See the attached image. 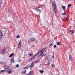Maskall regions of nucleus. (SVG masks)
Listing matches in <instances>:
<instances>
[{"label": "nucleus", "instance_id": "c03bdc74", "mask_svg": "<svg viewBox=\"0 0 75 75\" xmlns=\"http://www.w3.org/2000/svg\"><path fill=\"white\" fill-rule=\"evenodd\" d=\"M0 74H1V71H0Z\"/></svg>", "mask_w": 75, "mask_h": 75}, {"label": "nucleus", "instance_id": "412c9836", "mask_svg": "<svg viewBox=\"0 0 75 75\" xmlns=\"http://www.w3.org/2000/svg\"><path fill=\"white\" fill-rule=\"evenodd\" d=\"M70 32L72 34H74V33H75V32L74 30H70Z\"/></svg>", "mask_w": 75, "mask_h": 75}, {"label": "nucleus", "instance_id": "9b49d317", "mask_svg": "<svg viewBox=\"0 0 75 75\" xmlns=\"http://www.w3.org/2000/svg\"><path fill=\"white\" fill-rule=\"evenodd\" d=\"M30 40L31 41H35V38H31L30 39Z\"/></svg>", "mask_w": 75, "mask_h": 75}, {"label": "nucleus", "instance_id": "f257e3e1", "mask_svg": "<svg viewBox=\"0 0 75 75\" xmlns=\"http://www.w3.org/2000/svg\"><path fill=\"white\" fill-rule=\"evenodd\" d=\"M52 5H53L54 6L53 10L54 11L55 14L56 15V13H57V9H56L57 6L56 5L55 1V0H53V2L52 3Z\"/></svg>", "mask_w": 75, "mask_h": 75}, {"label": "nucleus", "instance_id": "4c0bfd02", "mask_svg": "<svg viewBox=\"0 0 75 75\" xmlns=\"http://www.w3.org/2000/svg\"><path fill=\"white\" fill-rule=\"evenodd\" d=\"M46 55V54H45V55H43V57H44V56H45V55Z\"/></svg>", "mask_w": 75, "mask_h": 75}, {"label": "nucleus", "instance_id": "a878e982", "mask_svg": "<svg viewBox=\"0 0 75 75\" xmlns=\"http://www.w3.org/2000/svg\"><path fill=\"white\" fill-rule=\"evenodd\" d=\"M71 4H69V5H68V8H69L70 7V6H71Z\"/></svg>", "mask_w": 75, "mask_h": 75}, {"label": "nucleus", "instance_id": "423d86ee", "mask_svg": "<svg viewBox=\"0 0 75 75\" xmlns=\"http://www.w3.org/2000/svg\"><path fill=\"white\" fill-rule=\"evenodd\" d=\"M69 61H72L73 60V59H72V55H71V54H70L69 55Z\"/></svg>", "mask_w": 75, "mask_h": 75}, {"label": "nucleus", "instance_id": "4be33fe9", "mask_svg": "<svg viewBox=\"0 0 75 75\" xmlns=\"http://www.w3.org/2000/svg\"><path fill=\"white\" fill-rule=\"evenodd\" d=\"M49 46L50 47H52L53 46V43H52L50 44Z\"/></svg>", "mask_w": 75, "mask_h": 75}, {"label": "nucleus", "instance_id": "cd10ccee", "mask_svg": "<svg viewBox=\"0 0 75 75\" xmlns=\"http://www.w3.org/2000/svg\"><path fill=\"white\" fill-rule=\"evenodd\" d=\"M5 71V70H1V72H2V73L4 72H5V71Z\"/></svg>", "mask_w": 75, "mask_h": 75}, {"label": "nucleus", "instance_id": "473e14b6", "mask_svg": "<svg viewBox=\"0 0 75 75\" xmlns=\"http://www.w3.org/2000/svg\"><path fill=\"white\" fill-rule=\"evenodd\" d=\"M30 56H31V57H33V54H30Z\"/></svg>", "mask_w": 75, "mask_h": 75}, {"label": "nucleus", "instance_id": "37998d69", "mask_svg": "<svg viewBox=\"0 0 75 75\" xmlns=\"http://www.w3.org/2000/svg\"><path fill=\"white\" fill-rule=\"evenodd\" d=\"M31 0L32 1H34V0Z\"/></svg>", "mask_w": 75, "mask_h": 75}, {"label": "nucleus", "instance_id": "39448f33", "mask_svg": "<svg viewBox=\"0 0 75 75\" xmlns=\"http://www.w3.org/2000/svg\"><path fill=\"white\" fill-rule=\"evenodd\" d=\"M35 56H33V57L29 59V60L28 61V62H32V61H33V59H34V58H35Z\"/></svg>", "mask_w": 75, "mask_h": 75}, {"label": "nucleus", "instance_id": "0eeeda50", "mask_svg": "<svg viewBox=\"0 0 75 75\" xmlns=\"http://www.w3.org/2000/svg\"><path fill=\"white\" fill-rule=\"evenodd\" d=\"M30 67V66L27 65H26L24 68H23V69H28V68H29Z\"/></svg>", "mask_w": 75, "mask_h": 75}, {"label": "nucleus", "instance_id": "7ed1b4c3", "mask_svg": "<svg viewBox=\"0 0 75 75\" xmlns=\"http://www.w3.org/2000/svg\"><path fill=\"white\" fill-rule=\"evenodd\" d=\"M6 47H4L3 48V49L2 50L1 53L2 54H5L6 53Z\"/></svg>", "mask_w": 75, "mask_h": 75}, {"label": "nucleus", "instance_id": "a19ab883", "mask_svg": "<svg viewBox=\"0 0 75 75\" xmlns=\"http://www.w3.org/2000/svg\"><path fill=\"white\" fill-rule=\"evenodd\" d=\"M36 43H37V40H36Z\"/></svg>", "mask_w": 75, "mask_h": 75}, {"label": "nucleus", "instance_id": "aec40b11", "mask_svg": "<svg viewBox=\"0 0 75 75\" xmlns=\"http://www.w3.org/2000/svg\"><path fill=\"white\" fill-rule=\"evenodd\" d=\"M39 72H40L41 74H43L44 73V71L42 70H39Z\"/></svg>", "mask_w": 75, "mask_h": 75}, {"label": "nucleus", "instance_id": "c756f323", "mask_svg": "<svg viewBox=\"0 0 75 75\" xmlns=\"http://www.w3.org/2000/svg\"><path fill=\"white\" fill-rule=\"evenodd\" d=\"M53 47L54 48H55L57 47V45H54Z\"/></svg>", "mask_w": 75, "mask_h": 75}, {"label": "nucleus", "instance_id": "ea45409f", "mask_svg": "<svg viewBox=\"0 0 75 75\" xmlns=\"http://www.w3.org/2000/svg\"><path fill=\"white\" fill-rule=\"evenodd\" d=\"M20 61H21V60H19V62H20Z\"/></svg>", "mask_w": 75, "mask_h": 75}, {"label": "nucleus", "instance_id": "ddd939ff", "mask_svg": "<svg viewBox=\"0 0 75 75\" xmlns=\"http://www.w3.org/2000/svg\"><path fill=\"white\" fill-rule=\"evenodd\" d=\"M33 73V72L32 71H30L28 74H26L27 75H32V74Z\"/></svg>", "mask_w": 75, "mask_h": 75}, {"label": "nucleus", "instance_id": "a211bd4d", "mask_svg": "<svg viewBox=\"0 0 75 75\" xmlns=\"http://www.w3.org/2000/svg\"><path fill=\"white\" fill-rule=\"evenodd\" d=\"M13 56H14V53L11 54L9 56V58H11V57H13Z\"/></svg>", "mask_w": 75, "mask_h": 75}, {"label": "nucleus", "instance_id": "20e7f679", "mask_svg": "<svg viewBox=\"0 0 75 75\" xmlns=\"http://www.w3.org/2000/svg\"><path fill=\"white\" fill-rule=\"evenodd\" d=\"M39 8H41V9H39L37 8H36V10H37L38 11H39V13L40 14L41 13V11L42 10V7H39Z\"/></svg>", "mask_w": 75, "mask_h": 75}, {"label": "nucleus", "instance_id": "c85d7f7f", "mask_svg": "<svg viewBox=\"0 0 75 75\" xmlns=\"http://www.w3.org/2000/svg\"><path fill=\"white\" fill-rule=\"evenodd\" d=\"M62 8L63 9H65V6H62Z\"/></svg>", "mask_w": 75, "mask_h": 75}, {"label": "nucleus", "instance_id": "72a5a7b5", "mask_svg": "<svg viewBox=\"0 0 75 75\" xmlns=\"http://www.w3.org/2000/svg\"><path fill=\"white\" fill-rule=\"evenodd\" d=\"M19 67V65H18V64H17V65H16V67H17V68H18Z\"/></svg>", "mask_w": 75, "mask_h": 75}, {"label": "nucleus", "instance_id": "b1692460", "mask_svg": "<svg viewBox=\"0 0 75 75\" xmlns=\"http://www.w3.org/2000/svg\"><path fill=\"white\" fill-rule=\"evenodd\" d=\"M41 53L39 55V57H41V56H42V55H43V52H41Z\"/></svg>", "mask_w": 75, "mask_h": 75}, {"label": "nucleus", "instance_id": "bb28decb", "mask_svg": "<svg viewBox=\"0 0 75 75\" xmlns=\"http://www.w3.org/2000/svg\"><path fill=\"white\" fill-rule=\"evenodd\" d=\"M67 14V13H62V15L63 16H65V15H66Z\"/></svg>", "mask_w": 75, "mask_h": 75}, {"label": "nucleus", "instance_id": "7c9ffc66", "mask_svg": "<svg viewBox=\"0 0 75 75\" xmlns=\"http://www.w3.org/2000/svg\"><path fill=\"white\" fill-rule=\"evenodd\" d=\"M16 38H20V35H18L17 37Z\"/></svg>", "mask_w": 75, "mask_h": 75}, {"label": "nucleus", "instance_id": "58836bf2", "mask_svg": "<svg viewBox=\"0 0 75 75\" xmlns=\"http://www.w3.org/2000/svg\"><path fill=\"white\" fill-rule=\"evenodd\" d=\"M0 63L1 64H3V62H0Z\"/></svg>", "mask_w": 75, "mask_h": 75}, {"label": "nucleus", "instance_id": "6ab92c4d", "mask_svg": "<svg viewBox=\"0 0 75 75\" xmlns=\"http://www.w3.org/2000/svg\"><path fill=\"white\" fill-rule=\"evenodd\" d=\"M27 72V70H25L22 72V74H26V72Z\"/></svg>", "mask_w": 75, "mask_h": 75}, {"label": "nucleus", "instance_id": "4468645a", "mask_svg": "<svg viewBox=\"0 0 75 75\" xmlns=\"http://www.w3.org/2000/svg\"><path fill=\"white\" fill-rule=\"evenodd\" d=\"M34 62H33L30 65V67L31 68H33V66H34Z\"/></svg>", "mask_w": 75, "mask_h": 75}, {"label": "nucleus", "instance_id": "f704fd0d", "mask_svg": "<svg viewBox=\"0 0 75 75\" xmlns=\"http://www.w3.org/2000/svg\"><path fill=\"white\" fill-rule=\"evenodd\" d=\"M53 55L52 57V58H54V57H55L54 56V53H53Z\"/></svg>", "mask_w": 75, "mask_h": 75}, {"label": "nucleus", "instance_id": "f3484780", "mask_svg": "<svg viewBox=\"0 0 75 75\" xmlns=\"http://www.w3.org/2000/svg\"><path fill=\"white\" fill-rule=\"evenodd\" d=\"M40 51H39L36 54V55H34V56H35V57H36V56H38V55H39V54L40 53Z\"/></svg>", "mask_w": 75, "mask_h": 75}, {"label": "nucleus", "instance_id": "dca6fc26", "mask_svg": "<svg viewBox=\"0 0 75 75\" xmlns=\"http://www.w3.org/2000/svg\"><path fill=\"white\" fill-rule=\"evenodd\" d=\"M1 6L0 7H3V6H4V4H2V2H0Z\"/></svg>", "mask_w": 75, "mask_h": 75}, {"label": "nucleus", "instance_id": "9d476101", "mask_svg": "<svg viewBox=\"0 0 75 75\" xmlns=\"http://www.w3.org/2000/svg\"><path fill=\"white\" fill-rule=\"evenodd\" d=\"M14 57H13L12 59H10V62L12 63H14Z\"/></svg>", "mask_w": 75, "mask_h": 75}, {"label": "nucleus", "instance_id": "393cba45", "mask_svg": "<svg viewBox=\"0 0 75 75\" xmlns=\"http://www.w3.org/2000/svg\"><path fill=\"white\" fill-rule=\"evenodd\" d=\"M51 65L52 68H55V65H54V64H52V65Z\"/></svg>", "mask_w": 75, "mask_h": 75}, {"label": "nucleus", "instance_id": "5701e85b", "mask_svg": "<svg viewBox=\"0 0 75 75\" xmlns=\"http://www.w3.org/2000/svg\"><path fill=\"white\" fill-rule=\"evenodd\" d=\"M18 48H20L21 47V42H19V44Z\"/></svg>", "mask_w": 75, "mask_h": 75}, {"label": "nucleus", "instance_id": "a18cd8bd", "mask_svg": "<svg viewBox=\"0 0 75 75\" xmlns=\"http://www.w3.org/2000/svg\"><path fill=\"white\" fill-rule=\"evenodd\" d=\"M65 9H64V11H65Z\"/></svg>", "mask_w": 75, "mask_h": 75}, {"label": "nucleus", "instance_id": "1a4fd4ad", "mask_svg": "<svg viewBox=\"0 0 75 75\" xmlns=\"http://www.w3.org/2000/svg\"><path fill=\"white\" fill-rule=\"evenodd\" d=\"M3 34H2V32L0 30V39H1V38H3Z\"/></svg>", "mask_w": 75, "mask_h": 75}, {"label": "nucleus", "instance_id": "f8f14e48", "mask_svg": "<svg viewBox=\"0 0 75 75\" xmlns=\"http://www.w3.org/2000/svg\"><path fill=\"white\" fill-rule=\"evenodd\" d=\"M8 71V74H10V73H11L12 72V69H9V70Z\"/></svg>", "mask_w": 75, "mask_h": 75}, {"label": "nucleus", "instance_id": "2f4dec72", "mask_svg": "<svg viewBox=\"0 0 75 75\" xmlns=\"http://www.w3.org/2000/svg\"><path fill=\"white\" fill-rule=\"evenodd\" d=\"M57 45H60V43L59 42L57 43Z\"/></svg>", "mask_w": 75, "mask_h": 75}, {"label": "nucleus", "instance_id": "c9c22d12", "mask_svg": "<svg viewBox=\"0 0 75 75\" xmlns=\"http://www.w3.org/2000/svg\"><path fill=\"white\" fill-rule=\"evenodd\" d=\"M39 62V61H36V62H35V64H37V63H38V62Z\"/></svg>", "mask_w": 75, "mask_h": 75}, {"label": "nucleus", "instance_id": "e433bc0d", "mask_svg": "<svg viewBox=\"0 0 75 75\" xmlns=\"http://www.w3.org/2000/svg\"><path fill=\"white\" fill-rule=\"evenodd\" d=\"M66 21H68V18H66V20H65Z\"/></svg>", "mask_w": 75, "mask_h": 75}, {"label": "nucleus", "instance_id": "79ce46f5", "mask_svg": "<svg viewBox=\"0 0 75 75\" xmlns=\"http://www.w3.org/2000/svg\"><path fill=\"white\" fill-rule=\"evenodd\" d=\"M28 42L29 43H30V42L29 41H28Z\"/></svg>", "mask_w": 75, "mask_h": 75}, {"label": "nucleus", "instance_id": "2eb2a0df", "mask_svg": "<svg viewBox=\"0 0 75 75\" xmlns=\"http://www.w3.org/2000/svg\"><path fill=\"white\" fill-rule=\"evenodd\" d=\"M46 62L47 63V64H50V61H49V59H47L46 60Z\"/></svg>", "mask_w": 75, "mask_h": 75}, {"label": "nucleus", "instance_id": "f03ea898", "mask_svg": "<svg viewBox=\"0 0 75 75\" xmlns=\"http://www.w3.org/2000/svg\"><path fill=\"white\" fill-rule=\"evenodd\" d=\"M4 68L5 71H6V72H8V71H9V69H10V68H9V66H5L4 67Z\"/></svg>", "mask_w": 75, "mask_h": 75}, {"label": "nucleus", "instance_id": "6e6552de", "mask_svg": "<svg viewBox=\"0 0 75 75\" xmlns=\"http://www.w3.org/2000/svg\"><path fill=\"white\" fill-rule=\"evenodd\" d=\"M45 49H46V48L44 47L41 50L39 51H40V53L43 52V51L45 50Z\"/></svg>", "mask_w": 75, "mask_h": 75}]
</instances>
